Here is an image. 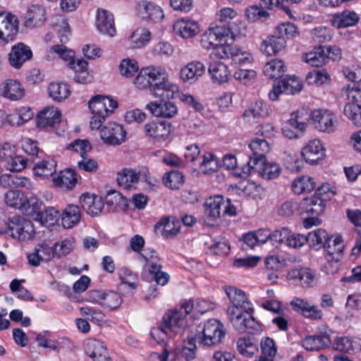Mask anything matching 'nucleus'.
I'll use <instances>...</instances> for the list:
<instances>
[{
  "label": "nucleus",
  "instance_id": "4c0bfd02",
  "mask_svg": "<svg viewBox=\"0 0 361 361\" xmlns=\"http://www.w3.org/2000/svg\"><path fill=\"white\" fill-rule=\"evenodd\" d=\"M206 71L204 65L200 61H192L182 68L180 78L185 82L195 80L202 76Z\"/></svg>",
  "mask_w": 361,
  "mask_h": 361
},
{
  "label": "nucleus",
  "instance_id": "09e8293b",
  "mask_svg": "<svg viewBox=\"0 0 361 361\" xmlns=\"http://www.w3.org/2000/svg\"><path fill=\"white\" fill-rule=\"evenodd\" d=\"M185 182V176L182 172L177 170H171L165 173L163 177V183L167 187L173 190L179 189Z\"/></svg>",
  "mask_w": 361,
  "mask_h": 361
},
{
  "label": "nucleus",
  "instance_id": "49530a36",
  "mask_svg": "<svg viewBox=\"0 0 361 361\" xmlns=\"http://www.w3.org/2000/svg\"><path fill=\"white\" fill-rule=\"evenodd\" d=\"M264 73L269 79H278L282 77L285 72L283 61L274 59L267 62L264 67Z\"/></svg>",
  "mask_w": 361,
  "mask_h": 361
},
{
  "label": "nucleus",
  "instance_id": "6ab92c4d",
  "mask_svg": "<svg viewBox=\"0 0 361 361\" xmlns=\"http://www.w3.org/2000/svg\"><path fill=\"white\" fill-rule=\"evenodd\" d=\"M249 147L252 152L247 166L250 167L256 166V164L262 163L265 159V154L269 150V146L266 140L262 138L253 139L249 145Z\"/></svg>",
  "mask_w": 361,
  "mask_h": 361
},
{
  "label": "nucleus",
  "instance_id": "cd10ccee",
  "mask_svg": "<svg viewBox=\"0 0 361 361\" xmlns=\"http://www.w3.org/2000/svg\"><path fill=\"white\" fill-rule=\"evenodd\" d=\"M138 14L143 20L152 23H159L161 21L164 17L161 7L152 3L146 2H142L139 4Z\"/></svg>",
  "mask_w": 361,
  "mask_h": 361
},
{
  "label": "nucleus",
  "instance_id": "69168bd1",
  "mask_svg": "<svg viewBox=\"0 0 361 361\" xmlns=\"http://www.w3.org/2000/svg\"><path fill=\"white\" fill-rule=\"evenodd\" d=\"M120 73L126 77L133 76L138 70L137 61L133 59H123L119 66Z\"/></svg>",
  "mask_w": 361,
  "mask_h": 361
},
{
  "label": "nucleus",
  "instance_id": "423d86ee",
  "mask_svg": "<svg viewBox=\"0 0 361 361\" xmlns=\"http://www.w3.org/2000/svg\"><path fill=\"white\" fill-rule=\"evenodd\" d=\"M344 245L343 244V238L341 235L336 236L334 240L332 238L324 248L326 252V264L325 268L329 269H334L338 271L341 267L340 260L343 255Z\"/></svg>",
  "mask_w": 361,
  "mask_h": 361
},
{
  "label": "nucleus",
  "instance_id": "5fc2aeb1",
  "mask_svg": "<svg viewBox=\"0 0 361 361\" xmlns=\"http://www.w3.org/2000/svg\"><path fill=\"white\" fill-rule=\"evenodd\" d=\"M344 114L357 126H361V106L348 102L344 106Z\"/></svg>",
  "mask_w": 361,
  "mask_h": 361
},
{
  "label": "nucleus",
  "instance_id": "72a5a7b5",
  "mask_svg": "<svg viewBox=\"0 0 361 361\" xmlns=\"http://www.w3.org/2000/svg\"><path fill=\"white\" fill-rule=\"evenodd\" d=\"M208 72L212 81L218 84L227 82L231 75L228 66L221 61L211 63Z\"/></svg>",
  "mask_w": 361,
  "mask_h": 361
},
{
  "label": "nucleus",
  "instance_id": "680f3d73",
  "mask_svg": "<svg viewBox=\"0 0 361 361\" xmlns=\"http://www.w3.org/2000/svg\"><path fill=\"white\" fill-rule=\"evenodd\" d=\"M305 130L304 128H300L299 125L288 119L282 128V133L289 139H294L299 137Z\"/></svg>",
  "mask_w": 361,
  "mask_h": 361
},
{
  "label": "nucleus",
  "instance_id": "8fccbe9b",
  "mask_svg": "<svg viewBox=\"0 0 361 361\" xmlns=\"http://www.w3.org/2000/svg\"><path fill=\"white\" fill-rule=\"evenodd\" d=\"M49 96L55 101L61 102L70 94L69 86L65 83L51 82L48 87Z\"/></svg>",
  "mask_w": 361,
  "mask_h": 361
},
{
  "label": "nucleus",
  "instance_id": "bb28decb",
  "mask_svg": "<svg viewBox=\"0 0 361 361\" xmlns=\"http://www.w3.org/2000/svg\"><path fill=\"white\" fill-rule=\"evenodd\" d=\"M290 305L294 311L301 312L307 318L320 319L322 317V310L302 299L295 298L290 302Z\"/></svg>",
  "mask_w": 361,
  "mask_h": 361
},
{
  "label": "nucleus",
  "instance_id": "2f4dec72",
  "mask_svg": "<svg viewBox=\"0 0 361 361\" xmlns=\"http://www.w3.org/2000/svg\"><path fill=\"white\" fill-rule=\"evenodd\" d=\"M286 44V40L283 36H280L275 32V34L268 37L263 41L261 45V49L267 55L271 56L281 51Z\"/></svg>",
  "mask_w": 361,
  "mask_h": 361
},
{
  "label": "nucleus",
  "instance_id": "0e129e2a",
  "mask_svg": "<svg viewBox=\"0 0 361 361\" xmlns=\"http://www.w3.org/2000/svg\"><path fill=\"white\" fill-rule=\"evenodd\" d=\"M28 163V159L23 156L15 154L6 164V168L11 171H22L25 169Z\"/></svg>",
  "mask_w": 361,
  "mask_h": 361
},
{
  "label": "nucleus",
  "instance_id": "603ef678",
  "mask_svg": "<svg viewBox=\"0 0 361 361\" xmlns=\"http://www.w3.org/2000/svg\"><path fill=\"white\" fill-rule=\"evenodd\" d=\"M60 216L59 211L54 207H49L43 211H39L35 219L39 221L43 224L48 226L54 225Z\"/></svg>",
  "mask_w": 361,
  "mask_h": 361
},
{
  "label": "nucleus",
  "instance_id": "13d9d810",
  "mask_svg": "<svg viewBox=\"0 0 361 361\" xmlns=\"http://www.w3.org/2000/svg\"><path fill=\"white\" fill-rule=\"evenodd\" d=\"M330 80V76L325 69L313 70L306 75L309 84L323 85Z\"/></svg>",
  "mask_w": 361,
  "mask_h": 361
},
{
  "label": "nucleus",
  "instance_id": "de8ad7c7",
  "mask_svg": "<svg viewBox=\"0 0 361 361\" xmlns=\"http://www.w3.org/2000/svg\"><path fill=\"white\" fill-rule=\"evenodd\" d=\"M286 277L293 285L302 287L310 286L314 279L312 272H288Z\"/></svg>",
  "mask_w": 361,
  "mask_h": 361
},
{
  "label": "nucleus",
  "instance_id": "dca6fc26",
  "mask_svg": "<svg viewBox=\"0 0 361 361\" xmlns=\"http://www.w3.org/2000/svg\"><path fill=\"white\" fill-rule=\"evenodd\" d=\"M271 109L263 101H257L252 103L250 106L245 109L243 114V118L245 122L255 123H257L260 118L267 117L270 114Z\"/></svg>",
  "mask_w": 361,
  "mask_h": 361
},
{
  "label": "nucleus",
  "instance_id": "4d7b16f0",
  "mask_svg": "<svg viewBox=\"0 0 361 361\" xmlns=\"http://www.w3.org/2000/svg\"><path fill=\"white\" fill-rule=\"evenodd\" d=\"M163 226L164 235L166 238H171L178 234L180 231V223L179 221L174 220L171 221L169 219H162L161 221L156 224V227Z\"/></svg>",
  "mask_w": 361,
  "mask_h": 361
},
{
  "label": "nucleus",
  "instance_id": "39448f33",
  "mask_svg": "<svg viewBox=\"0 0 361 361\" xmlns=\"http://www.w3.org/2000/svg\"><path fill=\"white\" fill-rule=\"evenodd\" d=\"M311 119L314 127L324 133H334L338 127V121L334 112L324 109H314L311 112Z\"/></svg>",
  "mask_w": 361,
  "mask_h": 361
},
{
  "label": "nucleus",
  "instance_id": "3c124183",
  "mask_svg": "<svg viewBox=\"0 0 361 361\" xmlns=\"http://www.w3.org/2000/svg\"><path fill=\"white\" fill-rule=\"evenodd\" d=\"M151 39V32L146 28H138L131 35L129 41L133 48L145 46Z\"/></svg>",
  "mask_w": 361,
  "mask_h": 361
},
{
  "label": "nucleus",
  "instance_id": "a211bd4d",
  "mask_svg": "<svg viewBox=\"0 0 361 361\" xmlns=\"http://www.w3.org/2000/svg\"><path fill=\"white\" fill-rule=\"evenodd\" d=\"M32 57L30 48L24 43L19 42L14 45L8 54V60L11 66L20 68L23 63Z\"/></svg>",
  "mask_w": 361,
  "mask_h": 361
},
{
  "label": "nucleus",
  "instance_id": "a878e982",
  "mask_svg": "<svg viewBox=\"0 0 361 361\" xmlns=\"http://www.w3.org/2000/svg\"><path fill=\"white\" fill-rule=\"evenodd\" d=\"M175 32L184 39L192 38L200 32L199 24L195 20L188 18H181L173 24Z\"/></svg>",
  "mask_w": 361,
  "mask_h": 361
},
{
  "label": "nucleus",
  "instance_id": "1a4fd4ad",
  "mask_svg": "<svg viewBox=\"0 0 361 361\" xmlns=\"http://www.w3.org/2000/svg\"><path fill=\"white\" fill-rule=\"evenodd\" d=\"M302 84L295 76L281 80L277 85H274L269 96L273 100H277L281 94H295L301 91Z\"/></svg>",
  "mask_w": 361,
  "mask_h": 361
},
{
  "label": "nucleus",
  "instance_id": "58836bf2",
  "mask_svg": "<svg viewBox=\"0 0 361 361\" xmlns=\"http://www.w3.org/2000/svg\"><path fill=\"white\" fill-rule=\"evenodd\" d=\"M80 217V207L75 204H68L61 214V224L66 228H71L79 223Z\"/></svg>",
  "mask_w": 361,
  "mask_h": 361
},
{
  "label": "nucleus",
  "instance_id": "9b49d317",
  "mask_svg": "<svg viewBox=\"0 0 361 361\" xmlns=\"http://www.w3.org/2000/svg\"><path fill=\"white\" fill-rule=\"evenodd\" d=\"M126 134L123 126L114 122L107 123L100 131L102 140L110 145H121L125 140Z\"/></svg>",
  "mask_w": 361,
  "mask_h": 361
},
{
  "label": "nucleus",
  "instance_id": "7ed1b4c3",
  "mask_svg": "<svg viewBox=\"0 0 361 361\" xmlns=\"http://www.w3.org/2000/svg\"><path fill=\"white\" fill-rule=\"evenodd\" d=\"M4 233L19 241L31 240L35 234L32 223L20 216H14L8 219Z\"/></svg>",
  "mask_w": 361,
  "mask_h": 361
},
{
  "label": "nucleus",
  "instance_id": "7c9ffc66",
  "mask_svg": "<svg viewBox=\"0 0 361 361\" xmlns=\"http://www.w3.org/2000/svg\"><path fill=\"white\" fill-rule=\"evenodd\" d=\"M68 66L75 71L74 80L76 82L87 84L92 80L93 77L88 71V63L85 60H73L68 63Z\"/></svg>",
  "mask_w": 361,
  "mask_h": 361
},
{
  "label": "nucleus",
  "instance_id": "ddd939ff",
  "mask_svg": "<svg viewBox=\"0 0 361 361\" xmlns=\"http://www.w3.org/2000/svg\"><path fill=\"white\" fill-rule=\"evenodd\" d=\"M118 107L116 101L109 97L95 95L89 102V109L92 114L109 116Z\"/></svg>",
  "mask_w": 361,
  "mask_h": 361
},
{
  "label": "nucleus",
  "instance_id": "20e7f679",
  "mask_svg": "<svg viewBox=\"0 0 361 361\" xmlns=\"http://www.w3.org/2000/svg\"><path fill=\"white\" fill-rule=\"evenodd\" d=\"M19 29L18 18L10 12L0 11V47L15 40Z\"/></svg>",
  "mask_w": 361,
  "mask_h": 361
},
{
  "label": "nucleus",
  "instance_id": "338daca9",
  "mask_svg": "<svg viewBox=\"0 0 361 361\" xmlns=\"http://www.w3.org/2000/svg\"><path fill=\"white\" fill-rule=\"evenodd\" d=\"M276 32L285 38H292L298 35V27L291 23H282L276 28Z\"/></svg>",
  "mask_w": 361,
  "mask_h": 361
},
{
  "label": "nucleus",
  "instance_id": "e2e57ef3",
  "mask_svg": "<svg viewBox=\"0 0 361 361\" xmlns=\"http://www.w3.org/2000/svg\"><path fill=\"white\" fill-rule=\"evenodd\" d=\"M151 66L143 68L139 73L134 80V83L138 89H149L150 91Z\"/></svg>",
  "mask_w": 361,
  "mask_h": 361
},
{
  "label": "nucleus",
  "instance_id": "f3484780",
  "mask_svg": "<svg viewBox=\"0 0 361 361\" xmlns=\"http://www.w3.org/2000/svg\"><path fill=\"white\" fill-rule=\"evenodd\" d=\"M0 95L11 101H18L25 96V89L19 81L7 79L0 84Z\"/></svg>",
  "mask_w": 361,
  "mask_h": 361
},
{
  "label": "nucleus",
  "instance_id": "393cba45",
  "mask_svg": "<svg viewBox=\"0 0 361 361\" xmlns=\"http://www.w3.org/2000/svg\"><path fill=\"white\" fill-rule=\"evenodd\" d=\"M224 291L236 308H240L245 312L254 310L252 304L248 301L243 290L233 286H225Z\"/></svg>",
  "mask_w": 361,
  "mask_h": 361
},
{
  "label": "nucleus",
  "instance_id": "2eb2a0df",
  "mask_svg": "<svg viewBox=\"0 0 361 361\" xmlns=\"http://www.w3.org/2000/svg\"><path fill=\"white\" fill-rule=\"evenodd\" d=\"M24 25L28 28L42 26L46 21V10L39 4L31 5L23 16Z\"/></svg>",
  "mask_w": 361,
  "mask_h": 361
},
{
  "label": "nucleus",
  "instance_id": "412c9836",
  "mask_svg": "<svg viewBox=\"0 0 361 361\" xmlns=\"http://www.w3.org/2000/svg\"><path fill=\"white\" fill-rule=\"evenodd\" d=\"M302 156L307 163L317 164L324 157V148L319 140H310L302 149Z\"/></svg>",
  "mask_w": 361,
  "mask_h": 361
},
{
  "label": "nucleus",
  "instance_id": "c85d7f7f",
  "mask_svg": "<svg viewBox=\"0 0 361 361\" xmlns=\"http://www.w3.org/2000/svg\"><path fill=\"white\" fill-rule=\"evenodd\" d=\"M96 25L100 32L113 37L116 34L114 16L105 10H98Z\"/></svg>",
  "mask_w": 361,
  "mask_h": 361
},
{
  "label": "nucleus",
  "instance_id": "c9c22d12",
  "mask_svg": "<svg viewBox=\"0 0 361 361\" xmlns=\"http://www.w3.org/2000/svg\"><path fill=\"white\" fill-rule=\"evenodd\" d=\"M77 182V175L71 169L60 171L57 176L53 178L55 186L67 190L74 188Z\"/></svg>",
  "mask_w": 361,
  "mask_h": 361
},
{
  "label": "nucleus",
  "instance_id": "6e6552de",
  "mask_svg": "<svg viewBox=\"0 0 361 361\" xmlns=\"http://www.w3.org/2000/svg\"><path fill=\"white\" fill-rule=\"evenodd\" d=\"M171 130V124L164 121H152L144 126L145 136L157 142L166 141L169 137Z\"/></svg>",
  "mask_w": 361,
  "mask_h": 361
},
{
  "label": "nucleus",
  "instance_id": "4be33fe9",
  "mask_svg": "<svg viewBox=\"0 0 361 361\" xmlns=\"http://www.w3.org/2000/svg\"><path fill=\"white\" fill-rule=\"evenodd\" d=\"M224 197L222 195H216L208 198L204 204V214L211 221H216L223 216Z\"/></svg>",
  "mask_w": 361,
  "mask_h": 361
},
{
  "label": "nucleus",
  "instance_id": "a19ab883",
  "mask_svg": "<svg viewBox=\"0 0 361 361\" xmlns=\"http://www.w3.org/2000/svg\"><path fill=\"white\" fill-rule=\"evenodd\" d=\"M140 179V173L132 169H123L117 174L118 184L124 189L130 190Z\"/></svg>",
  "mask_w": 361,
  "mask_h": 361
},
{
  "label": "nucleus",
  "instance_id": "bf43d9fd",
  "mask_svg": "<svg viewBox=\"0 0 361 361\" xmlns=\"http://www.w3.org/2000/svg\"><path fill=\"white\" fill-rule=\"evenodd\" d=\"M25 197L24 194L20 190H9L5 195V202L7 205L20 210Z\"/></svg>",
  "mask_w": 361,
  "mask_h": 361
},
{
  "label": "nucleus",
  "instance_id": "c756f323",
  "mask_svg": "<svg viewBox=\"0 0 361 361\" xmlns=\"http://www.w3.org/2000/svg\"><path fill=\"white\" fill-rule=\"evenodd\" d=\"M80 203L82 208L92 216H97L100 214L104 206L101 197L91 195L89 193L80 196Z\"/></svg>",
  "mask_w": 361,
  "mask_h": 361
},
{
  "label": "nucleus",
  "instance_id": "aec40b11",
  "mask_svg": "<svg viewBox=\"0 0 361 361\" xmlns=\"http://www.w3.org/2000/svg\"><path fill=\"white\" fill-rule=\"evenodd\" d=\"M162 324L171 332L178 334L186 325V319L183 312L170 310L163 316Z\"/></svg>",
  "mask_w": 361,
  "mask_h": 361
},
{
  "label": "nucleus",
  "instance_id": "f257e3e1",
  "mask_svg": "<svg viewBox=\"0 0 361 361\" xmlns=\"http://www.w3.org/2000/svg\"><path fill=\"white\" fill-rule=\"evenodd\" d=\"M225 334L224 325L217 319H209L197 325L195 332L188 336V348L191 351L195 349L197 341L203 345H216L222 341Z\"/></svg>",
  "mask_w": 361,
  "mask_h": 361
},
{
  "label": "nucleus",
  "instance_id": "79ce46f5",
  "mask_svg": "<svg viewBox=\"0 0 361 361\" xmlns=\"http://www.w3.org/2000/svg\"><path fill=\"white\" fill-rule=\"evenodd\" d=\"M56 161L47 157L37 162L33 166L35 173L40 177L49 178L56 172Z\"/></svg>",
  "mask_w": 361,
  "mask_h": 361
},
{
  "label": "nucleus",
  "instance_id": "9d476101",
  "mask_svg": "<svg viewBox=\"0 0 361 361\" xmlns=\"http://www.w3.org/2000/svg\"><path fill=\"white\" fill-rule=\"evenodd\" d=\"M236 16L237 12L234 9L223 8L217 13V19L214 24L222 26V30L237 38L244 34L240 32L237 24L232 21Z\"/></svg>",
  "mask_w": 361,
  "mask_h": 361
},
{
  "label": "nucleus",
  "instance_id": "f8f14e48",
  "mask_svg": "<svg viewBox=\"0 0 361 361\" xmlns=\"http://www.w3.org/2000/svg\"><path fill=\"white\" fill-rule=\"evenodd\" d=\"M257 172L263 178L271 180L277 178L281 173V167L276 163H269L264 161L262 163L256 164L253 167L245 166L242 168V174L240 176H247L252 172Z\"/></svg>",
  "mask_w": 361,
  "mask_h": 361
},
{
  "label": "nucleus",
  "instance_id": "052dcab7",
  "mask_svg": "<svg viewBox=\"0 0 361 361\" xmlns=\"http://www.w3.org/2000/svg\"><path fill=\"white\" fill-rule=\"evenodd\" d=\"M106 204L114 207V209H124L128 207V200L121 195V193L112 191L109 192L106 197Z\"/></svg>",
  "mask_w": 361,
  "mask_h": 361
},
{
  "label": "nucleus",
  "instance_id": "774afa93",
  "mask_svg": "<svg viewBox=\"0 0 361 361\" xmlns=\"http://www.w3.org/2000/svg\"><path fill=\"white\" fill-rule=\"evenodd\" d=\"M348 102L358 104L361 102V85L354 83L352 87L349 85L345 90Z\"/></svg>",
  "mask_w": 361,
  "mask_h": 361
},
{
  "label": "nucleus",
  "instance_id": "6e6d98bb",
  "mask_svg": "<svg viewBox=\"0 0 361 361\" xmlns=\"http://www.w3.org/2000/svg\"><path fill=\"white\" fill-rule=\"evenodd\" d=\"M121 302V297L117 292L109 291L105 293L101 305L109 310H115L120 307Z\"/></svg>",
  "mask_w": 361,
  "mask_h": 361
},
{
  "label": "nucleus",
  "instance_id": "f704fd0d",
  "mask_svg": "<svg viewBox=\"0 0 361 361\" xmlns=\"http://www.w3.org/2000/svg\"><path fill=\"white\" fill-rule=\"evenodd\" d=\"M359 16L355 11L348 10L336 13L333 16L331 23L337 28L353 26L359 21Z\"/></svg>",
  "mask_w": 361,
  "mask_h": 361
},
{
  "label": "nucleus",
  "instance_id": "b1692460",
  "mask_svg": "<svg viewBox=\"0 0 361 361\" xmlns=\"http://www.w3.org/2000/svg\"><path fill=\"white\" fill-rule=\"evenodd\" d=\"M146 109L157 117L172 118L178 113L176 105L169 101L152 102L147 104Z\"/></svg>",
  "mask_w": 361,
  "mask_h": 361
},
{
  "label": "nucleus",
  "instance_id": "0eeeda50",
  "mask_svg": "<svg viewBox=\"0 0 361 361\" xmlns=\"http://www.w3.org/2000/svg\"><path fill=\"white\" fill-rule=\"evenodd\" d=\"M235 39L228 32L222 30V26L213 24L202 35L200 44L203 48L210 49L221 44V42L227 43L228 41H233Z\"/></svg>",
  "mask_w": 361,
  "mask_h": 361
},
{
  "label": "nucleus",
  "instance_id": "5701e85b",
  "mask_svg": "<svg viewBox=\"0 0 361 361\" xmlns=\"http://www.w3.org/2000/svg\"><path fill=\"white\" fill-rule=\"evenodd\" d=\"M326 203L318 196L305 197L299 204L300 213L319 216L324 212Z\"/></svg>",
  "mask_w": 361,
  "mask_h": 361
},
{
  "label": "nucleus",
  "instance_id": "c03bdc74",
  "mask_svg": "<svg viewBox=\"0 0 361 361\" xmlns=\"http://www.w3.org/2000/svg\"><path fill=\"white\" fill-rule=\"evenodd\" d=\"M141 257L145 262V271H161L162 269L161 259L154 250L145 249Z\"/></svg>",
  "mask_w": 361,
  "mask_h": 361
},
{
  "label": "nucleus",
  "instance_id": "f03ea898",
  "mask_svg": "<svg viewBox=\"0 0 361 361\" xmlns=\"http://www.w3.org/2000/svg\"><path fill=\"white\" fill-rule=\"evenodd\" d=\"M150 93L161 100L174 98L178 94V87L169 82L168 73L160 66H151Z\"/></svg>",
  "mask_w": 361,
  "mask_h": 361
},
{
  "label": "nucleus",
  "instance_id": "a18cd8bd",
  "mask_svg": "<svg viewBox=\"0 0 361 361\" xmlns=\"http://www.w3.org/2000/svg\"><path fill=\"white\" fill-rule=\"evenodd\" d=\"M316 183L314 179L307 176H301L295 179L292 183L294 193L300 195L304 192H310L314 190Z\"/></svg>",
  "mask_w": 361,
  "mask_h": 361
},
{
  "label": "nucleus",
  "instance_id": "864d4df0",
  "mask_svg": "<svg viewBox=\"0 0 361 361\" xmlns=\"http://www.w3.org/2000/svg\"><path fill=\"white\" fill-rule=\"evenodd\" d=\"M41 205L42 202L36 197L29 198L25 197L20 210L27 216H34L36 215L37 216L40 211Z\"/></svg>",
  "mask_w": 361,
  "mask_h": 361
},
{
  "label": "nucleus",
  "instance_id": "e433bc0d",
  "mask_svg": "<svg viewBox=\"0 0 361 361\" xmlns=\"http://www.w3.org/2000/svg\"><path fill=\"white\" fill-rule=\"evenodd\" d=\"M326 54L325 46L320 45L315 47L312 51L304 54L302 59L312 66L321 67L327 63Z\"/></svg>",
  "mask_w": 361,
  "mask_h": 361
},
{
  "label": "nucleus",
  "instance_id": "473e14b6",
  "mask_svg": "<svg viewBox=\"0 0 361 361\" xmlns=\"http://www.w3.org/2000/svg\"><path fill=\"white\" fill-rule=\"evenodd\" d=\"M330 344V338L326 334L307 336L302 341V346L309 351H319Z\"/></svg>",
  "mask_w": 361,
  "mask_h": 361
},
{
  "label": "nucleus",
  "instance_id": "ea45409f",
  "mask_svg": "<svg viewBox=\"0 0 361 361\" xmlns=\"http://www.w3.org/2000/svg\"><path fill=\"white\" fill-rule=\"evenodd\" d=\"M332 237L328 234L326 230L317 228L307 234V243L310 247L319 250L321 248L324 249L329 240Z\"/></svg>",
  "mask_w": 361,
  "mask_h": 361
},
{
  "label": "nucleus",
  "instance_id": "4468645a",
  "mask_svg": "<svg viewBox=\"0 0 361 361\" xmlns=\"http://www.w3.org/2000/svg\"><path fill=\"white\" fill-rule=\"evenodd\" d=\"M61 111L54 107H47L36 117V124L39 128L48 130L61 122Z\"/></svg>",
  "mask_w": 361,
  "mask_h": 361
},
{
  "label": "nucleus",
  "instance_id": "37998d69",
  "mask_svg": "<svg viewBox=\"0 0 361 361\" xmlns=\"http://www.w3.org/2000/svg\"><path fill=\"white\" fill-rule=\"evenodd\" d=\"M202 161L200 162V167L203 173L211 174L218 171L221 166L220 161L217 157L210 152H204L202 157Z\"/></svg>",
  "mask_w": 361,
  "mask_h": 361
}]
</instances>
